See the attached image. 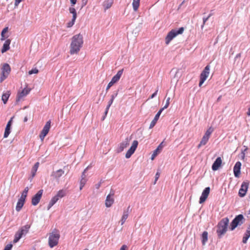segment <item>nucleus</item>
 Listing matches in <instances>:
<instances>
[{
	"label": "nucleus",
	"instance_id": "22",
	"mask_svg": "<svg viewBox=\"0 0 250 250\" xmlns=\"http://www.w3.org/2000/svg\"><path fill=\"white\" fill-rule=\"evenodd\" d=\"M162 112V110H159V111L157 112V113L156 114L153 120L151 121L150 123V125H149V128H152L156 125L157 121L158 120L159 117Z\"/></svg>",
	"mask_w": 250,
	"mask_h": 250
},
{
	"label": "nucleus",
	"instance_id": "5",
	"mask_svg": "<svg viewBox=\"0 0 250 250\" xmlns=\"http://www.w3.org/2000/svg\"><path fill=\"white\" fill-rule=\"evenodd\" d=\"M244 217L242 214L237 215L230 223L229 229L233 230L237 227L241 226L244 222Z\"/></svg>",
	"mask_w": 250,
	"mask_h": 250
},
{
	"label": "nucleus",
	"instance_id": "41",
	"mask_svg": "<svg viewBox=\"0 0 250 250\" xmlns=\"http://www.w3.org/2000/svg\"><path fill=\"white\" fill-rule=\"evenodd\" d=\"M76 19V18H72V20L67 23V26H66L67 27V28L71 27L74 24Z\"/></svg>",
	"mask_w": 250,
	"mask_h": 250
},
{
	"label": "nucleus",
	"instance_id": "25",
	"mask_svg": "<svg viewBox=\"0 0 250 250\" xmlns=\"http://www.w3.org/2000/svg\"><path fill=\"white\" fill-rule=\"evenodd\" d=\"M11 43V40L10 39L6 40L2 46V48L1 49V52L2 53H3L5 52H6L7 50H8L10 49V44Z\"/></svg>",
	"mask_w": 250,
	"mask_h": 250
},
{
	"label": "nucleus",
	"instance_id": "54",
	"mask_svg": "<svg viewBox=\"0 0 250 250\" xmlns=\"http://www.w3.org/2000/svg\"><path fill=\"white\" fill-rule=\"evenodd\" d=\"M117 96V94H116V95H115V96H114V95H112L111 96V99H110V100H112L114 101V98H115V96Z\"/></svg>",
	"mask_w": 250,
	"mask_h": 250
},
{
	"label": "nucleus",
	"instance_id": "11",
	"mask_svg": "<svg viewBox=\"0 0 250 250\" xmlns=\"http://www.w3.org/2000/svg\"><path fill=\"white\" fill-rule=\"evenodd\" d=\"M138 145V142L137 140H134L130 147L125 154V157L129 158L134 153Z\"/></svg>",
	"mask_w": 250,
	"mask_h": 250
},
{
	"label": "nucleus",
	"instance_id": "37",
	"mask_svg": "<svg viewBox=\"0 0 250 250\" xmlns=\"http://www.w3.org/2000/svg\"><path fill=\"white\" fill-rule=\"evenodd\" d=\"M8 27H5L2 31L1 33V41H4L7 37L5 36V34L8 32Z\"/></svg>",
	"mask_w": 250,
	"mask_h": 250
},
{
	"label": "nucleus",
	"instance_id": "4",
	"mask_svg": "<svg viewBox=\"0 0 250 250\" xmlns=\"http://www.w3.org/2000/svg\"><path fill=\"white\" fill-rule=\"evenodd\" d=\"M66 195L65 189H61L58 191L56 195L53 197L49 202L47 209H49L60 199L64 197Z\"/></svg>",
	"mask_w": 250,
	"mask_h": 250
},
{
	"label": "nucleus",
	"instance_id": "3",
	"mask_svg": "<svg viewBox=\"0 0 250 250\" xmlns=\"http://www.w3.org/2000/svg\"><path fill=\"white\" fill-rule=\"evenodd\" d=\"M184 31V28L182 27L178 30L173 29L169 32L165 38V42L168 44L171 41L179 34H182Z\"/></svg>",
	"mask_w": 250,
	"mask_h": 250
},
{
	"label": "nucleus",
	"instance_id": "61",
	"mask_svg": "<svg viewBox=\"0 0 250 250\" xmlns=\"http://www.w3.org/2000/svg\"><path fill=\"white\" fill-rule=\"evenodd\" d=\"M87 250V249H84V250Z\"/></svg>",
	"mask_w": 250,
	"mask_h": 250
},
{
	"label": "nucleus",
	"instance_id": "24",
	"mask_svg": "<svg viewBox=\"0 0 250 250\" xmlns=\"http://www.w3.org/2000/svg\"><path fill=\"white\" fill-rule=\"evenodd\" d=\"M88 167H86L83 171V174H82V179H81V180L80 181V190H82V188H83V187L84 186L86 181H87V180L86 179V176L85 175V172H86V171L87 170Z\"/></svg>",
	"mask_w": 250,
	"mask_h": 250
},
{
	"label": "nucleus",
	"instance_id": "30",
	"mask_svg": "<svg viewBox=\"0 0 250 250\" xmlns=\"http://www.w3.org/2000/svg\"><path fill=\"white\" fill-rule=\"evenodd\" d=\"M39 165H40L39 162H37L35 164V165L31 169V171L32 178H33L36 175V173L38 169Z\"/></svg>",
	"mask_w": 250,
	"mask_h": 250
},
{
	"label": "nucleus",
	"instance_id": "43",
	"mask_svg": "<svg viewBox=\"0 0 250 250\" xmlns=\"http://www.w3.org/2000/svg\"><path fill=\"white\" fill-rule=\"evenodd\" d=\"M39 73V70L37 68H33L28 72L29 75H32L33 74H38Z\"/></svg>",
	"mask_w": 250,
	"mask_h": 250
},
{
	"label": "nucleus",
	"instance_id": "17",
	"mask_svg": "<svg viewBox=\"0 0 250 250\" xmlns=\"http://www.w3.org/2000/svg\"><path fill=\"white\" fill-rule=\"evenodd\" d=\"M64 173V171L60 169L57 171H53L51 173V177L55 180L59 181L60 178L62 176Z\"/></svg>",
	"mask_w": 250,
	"mask_h": 250
},
{
	"label": "nucleus",
	"instance_id": "45",
	"mask_svg": "<svg viewBox=\"0 0 250 250\" xmlns=\"http://www.w3.org/2000/svg\"><path fill=\"white\" fill-rule=\"evenodd\" d=\"M160 173L159 172H157L155 174V181H154V184L156 183L157 181L159 179L160 177Z\"/></svg>",
	"mask_w": 250,
	"mask_h": 250
},
{
	"label": "nucleus",
	"instance_id": "23",
	"mask_svg": "<svg viewBox=\"0 0 250 250\" xmlns=\"http://www.w3.org/2000/svg\"><path fill=\"white\" fill-rule=\"evenodd\" d=\"M113 2V0H104L103 3V6L104 8V10L105 11L106 10L111 8Z\"/></svg>",
	"mask_w": 250,
	"mask_h": 250
},
{
	"label": "nucleus",
	"instance_id": "2",
	"mask_svg": "<svg viewBox=\"0 0 250 250\" xmlns=\"http://www.w3.org/2000/svg\"><path fill=\"white\" fill-rule=\"evenodd\" d=\"M60 235L58 230L55 229L53 232L49 234L48 245L52 248L58 244Z\"/></svg>",
	"mask_w": 250,
	"mask_h": 250
},
{
	"label": "nucleus",
	"instance_id": "16",
	"mask_svg": "<svg viewBox=\"0 0 250 250\" xmlns=\"http://www.w3.org/2000/svg\"><path fill=\"white\" fill-rule=\"evenodd\" d=\"M249 187V184L248 183L243 182L241 186V188L239 190L238 194L240 197H244L247 193Z\"/></svg>",
	"mask_w": 250,
	"mask_h": 250
},
{
	"label": "nucleus",
	"instance_id": "12",
	"mask_svg": "<svg viewBox=\"0 0 250 250\" xmlns=\"http://www.w3.org/2000/svg\"><path fill=\"white\" fill-rule=\"evenodd\" d=\"M43 193V190L41 189L32 197L31 203L33 206H36L40 201Z\"/></svg>",
	"mask_w": 250,
	"mask_h": 250
},
{
	"label": "nucleus",
	"instance_id": "44",
	"mask_svg": "<svg viewBox=\"0 0 250 250\" xmlns=\"http://www.w3.org/2000/svg\"><path fill=\"white\" fill-rule=\"evenodd\" d=\"M13 245L11 244L7 245L3 250H11Z\"/></svg>",
	"mask_w": 250,
	"mask_h": 250
},
{
	"label": "nucleus",
	"instance_id": "32",
	"mask_svg": "<svg viewBox=\"0 0 250 250\" xmlns=\"http://www.w3.org/2000/svg\"><path fill=\"white\" fill-rule=\"evenodd\" d=\"M10 93L9 91H7L5 93L2 94L1 100L3 101L4 104H6V103H7L10 96Z\"/></svg>",
	"mask_w": 250,
	"mask_h": 250
},
{
	"label": "nucleus",
	"instance_id": "42",
	"mask_svg": "<svg viewBox=\"0 0 250 250\" xmlns=\"http://www.w3.org/2000/svg\"><path fill=\"white\" fill-rule=\"evenodd\" d=\"M170 97H168L167 99L166 103L165 106L163 108H161L160 110H162V111H163L164 109H166L168 107L169 104H170Z\"/></svg>",
	"mask_w": 250,
	"mask_h": 250
},
{
	"label": "nucleus",
	"instance_id": "40",
	"mask_svg": "<svg viewBox=\"0 0 250 250\" xmlns=\"http://www.w3.org/2000/svg\"><path fill=\"white\" fill-rule=\"evenodd\" d=\"M113 101L112 100H110L109 102H108V104L106 108V109H105V112H104V114H105V116L103 118V120H104L105 118V117L106 116L107 114V112L108 111V109L110 107V106H111V105L112 104V103H113Z\"/></svg>",
	"mask_w": 250,
	"mask_h": 250
},
{
	"label": "nucleus",
	"instance_id": "21",
	"mask_svg": "<svg viewBox=\"0 0 250 250\" xmlns=\"http://www.w3.org/2000/svg\"><path fill=\"white\" fill-rule=\"evenodd\" d=\"M123 69L118 71L117 73L113 77L110 82L113 84L117 82L120 80L123 73Z\"/></svg>",
	"mask_w": 250,
	"mask_h": 250
},
{
	"label": "nucleus",
	"instance_id": "48",
	"mask_svg": "<svg viewBox=\"0 0 250 250\" xmlns=\"http://www.w3.org/2000/svg\"><path fill=\"white\" fill-rule=\"evenodd\" d=\"M113 84V83L110 82L106 87V90L107 91Z\"/></svg>",
	"mask_w": 250,
	"mask_h": 250
},
{
	"label": "nucleus",
	"instance_id": "28",
	"mask_svg": "<svg viewBox=\"0 0 250 250\" xmlns=\"http://www.w3.org/2000/svg\"><path fill=\"white\" fill-rule=\"evenodd\" d=\"M250 237V225L248 226L246 232H245L244 236H243L242 242L244 244H246L249 237Z\"/></svg>",
	"mask_w": 250,
	"mask_h": 250
},
{
	"label": "nucleus",
	"instance_id": "50",
	"mask_svg": "<svg viewBox=\"0 0 250 250\" xmlns=\"http://www.w3.org/2000/svg\"><path fill=\"white\" fill-rule=\"evenodd\" d=\"M127 250V246L125 245H124L121 247L120 250Z\"/></svg>",
	"mask_w": 250,
	"mask_h": 250
},
{
	"label": "nucleus",
	"instance_id": "60",
	"mask_svg": "<svg viewBox=\"0 0 250 250\" xmlns=\"http://www.w3.org/2000/svg\"><path fill=\"white\" fill-rule=\"evenodd\" d=\"M239 56H240V54H237V55H236V57H239Z\"/></svg>",
	"mask_w": 250,
	"mask_h": 250
},
{
	"label": "nucleus",
	"instance_id": "51",
	"mask_svg": "<svg viewBox=\"0 0 250 250\" xmlns=\"http://www.w3.org/2000/svg\"><path fill=\"white\" fill-rule=\"evenodd\" d=\"M13 118H14V117H11L10 120L7 123V125H9L11 126Z\"/></svg>",
	"mask_w": 250,
	"mask_h": 250
},
{
	"label": "nucleus",
	"instance_id": "1",
	"mask_svg": "<svg viewBox=\"0 0 250 250\" xmlns=\"http://www.w3.org/2000/svg\"><path fill=\"white\" fill-rule=\"evenodd\" d=\"M83 43V37L80 33L74 35L71 39L69 52L70 54H77Z\"/></svg>",
	"mask_w": 250,
	"mask_h": 250
},
{
	"label": "nucleus",
	"instance_id": "29",
	"mask_svg": "<svg viewBox=\"0 0 250 250\" xmlns=\"http://www.w3.org/2000/svg\"><path fill=\"white\" fill-rule=\"evenodd\" d=\"M30 228V225H26L21 228L19 231L21 233L22 235H25L29 231V229Z\"/></svg>",
	"mask_w": 250,
	"mask_h": 250
},
{
	"label": "nucleus",
	"instance_id": "38",
	"mask_svg": "<svg viewBox=\"0 0 250 250\" xmlns=\"http://www.w3.org/2000/svg\"><path fill=\"white\" fill-rule=\"evenodd\" d=\"M212 168L213 170H216L219 168V157L216 158L212 166Z\"/></svg>",
	"mask_w": 250,
	"mask_h": 250
},
{
	"label": "nucleus",
	"instance_id": "14",
	"mask_svg": "<svg viewBox=\"0 0 250 250\" xmlns=\"http://www.w3.org/2000/svg\"><path fill=\"white\" fill-rule=\"evenodd\" d=\"M210 192V188L207 187L203 191L201 196L200 197L199 199V203L202 204L204 203L207 199L208 198V195Z\"/></svg>",
	"mask_w": 250,
	"mask_h": 250
},
{
	"label": "nucleus",
	"instance_id": "18",
	"mask_svg": "<svg viewBox=\"0 0 250 250\" xmlns=\"http://www.w3.org/2000/svg\"><path fill=\"white\" fill-rule=\"evenodd\" d=\"M114 193H110L108 194L105 200V206L107 208H109L112 206L114 202V199L113 198Z\"/></svg>",
	"mask_w": 250,
	"mask_h": 250
},
{
	"label": "nucleus",
	"instance_id": "10",
	"mask_svg": "<svg viewBox=\"0 0 250 250\" xmlns=\"http://www.w3.org/2000/svg\"><path fill=\"white\" fill-rule=\"evenodd\" d=\"M51 122L50 120L47 121L42 130L41 133L40 134V138L42 141L44 140L45 137L48 134L51 127Z\"/></svg>",
	"mask_w": 250,
	"mask_h": 250
},
{
	"label": "nucleus",
	"instance_id": "59",
	"mask_svg": "<svg viewBox=\"0 0 250 250\" xmlns=\"http://www.w3.org/2000/svg\"><path fill=\"white\" fill-rule=\"evenodd\" d=\"M216 232L219 233V229L216 230Z\"/></svg>",
	"mask_w": 250,
	"mask_h": 250
},
{
	"label": "nucleus",
	"instance_id": "46",
	"mask_svg": "<svg viewBox=\"0 0 250 250\" xmlns=\"http://www.w3.org/2000/svg\"><path fill=\"white\" fill-rule=\"evenodd\" d=\"M158 91V89L157 88V89L156 90V91L150 96V97L148 98V99H152L155 96H156V95L157 94Z\"/></svg>",
	"mask_w": 250,
	"mask_h": 250
},
{
	"label": "nucleus",
	"instance_id": "9",
	"mask_svg": "<svg viewBox=\"0 0 250 250\" xmlns=\"http://www.w3.org/2000/svg\"><path fill=\"white\" fill-rule=\"evenodd\" d=\"M213 131V128L212 127L209 128L207 131L206 132L205 135L203 136L200 144L198 146V148H199L201 146L205 145L210 137V134L212 133V132Z\"/></svg>",
	"mask_w": 250,
	"mask_h": 250
},
{
	"label": "nucleus",
	"instance_id": "33",
	"mask_svg": "<svg viewBox=\"0 0 250 250\" xmlns=\"http://www.w3.org/2000/svg\"><path fill=\"white\" fill-rule=\"evenodd\" d=\"M140 0H133L132 7L134 11H137L140 6Z\"/></svg>",
	"mask_w": 250,
	"mask_h": 250
},
{
	"label": "nucleus",
	"instance_id": "36",
	"mask_svg": "<svg viewBox=\"0 0 250 250\" xmlns=\"http://www.w3.org/2000/svg\"><path fill=\"white\" fill-rule=\"evenodd\" d=\"M28 190H29L28 188L26 187L24 188V190L22 191L20 198L25 200V199L27 195V193H28Z\"/></svg>",
	"mask_w": 250,
	"mask_h": 250
},
{
	"label": "nucleus",
	"instance_id": "53",
	"mask_svg": "<svg viewBox=\"0 0 250 250\" xmlns=\"http://www.w3.org/2000/svg\"><path fill=\"white\" fill-rule=\"evenodd\" d=\"M27 121H28V118L27 116H25L24 118L23 122L25 123V122H26Z\"/></svg>",
	"mask_w": 250,
	"mask_h": 250
},
{
	"label": "nucleus",
	"instance_id": "26",
	"mask_svg": "<svg viewBox=\"0 0 250 250\" xmlns=\"http://www.w3.org/2000/svg\"><path fill=\"white\" fill-rule=\"evenodd\" d=\"M129 208V207H128L126 210H125L123 212V214L122 215V218L120 221L122 225H123L125 223V222L126 221V220L127 219V218L128 217Z\"/></svg>",
	"mask_w": 250,
	"mask_h": 250
},
{
	"label": "nucleus",
	"instance_id": "7",
	"mask_svg": "<svg viewBox=\"0 0 250 250\" xmlns=\"http://www.w3.org/2000/svg\"><path fill=\"white\" fill-rule=\"evenodd\" d=\"M209 74V66L207 65L200 74L199 87H201L203 83L207 80Z\"/></svg>",
	"mask_w": 250,
	"mask_h": 250
},
{
	"label": "nucleus",
	"instance_id": "47",
	"mask_svg": "<svg viewBox=\"0 0 250 250\" xmlns=\"http://www.w3.org/2000/svg\"><path fill=\"white\" fill-rule=\"evenodd\" d=\"M209 17V16H208L207 18H203V24L202 25V28H203L204 25L205 24L206 22L208 21Z\"/></svg>",
	"mask_w": 250,
	"mask_h": 250
},
{
	"label": "nucleus",
	"instance_id": "52",
	"mask_svg": "<svg viewBox=\"0 0 250 250\" xmlns=\"http://www.w3.org/2000/svg\"><path fill=\"white\" fill-rule=\"evenodd\" d=\"M70 2L72 4V6L74 5V4H75L77 2V0H70Z\"/></svg>",
	"mask_w": 250,
	"mask_h": 250
},
{
	"label": "nucleus",
	"instance_id": "8",
	"mask_svg": "<svg viewBox=\"0 0 250 250\" xmlns=\"http://www.w3.org/2000/svg\"><path fill=\"white\" fill-rule=\"evenodd\" d=\"M229 220L226 217L220 221V235L224 234L228 230Z\"/></svg>",
	"mask_w": 250,
	"mask_h": 250
},
{
	"label": "nucleus",
	"instance_id": "35",
	"mask_svg": "<svg viewBox=\"0 0 250 250\" xmlns=\"http://www.w3.org/2000/svg\"><path fill=\"white\" fill-rule=\"evenodd\" d=\"M10 128H11V125H7L5 129V131L4 133V138H7L9 136V134L10 133Z\"/></svg>",
	"mask_w": 250,
	"mask_h": 250
},
{
	"label": "nucleus",
	"instance_id": "58",
	"mask_svg": "<svg viewBox=\"0 0 250 250\" xmlns=\"http://www.w3.org/2000/svg\"><path fill=\"white\" fill-rule=\"evenodd\" d=\"M100 186V184H99L98 185H97V188H98Z\"/></svg>",
	"mask_w": 250,
	"mask_h": 250
},
{
	"label": "nucleus",
	"instance_id": "20",
	"mask_svg": "<svg viewBox=\"0 0 250 250\" xmlns=\"http://www.w3.org/2000/svg\"><path fill=\"white\" fill-rule=\"evenodd\" d=\"M164 141L162 142L157 147V148L153 151V154L151 155V159L152 160H154L155 157L161 152L162 150L164 145H163Z\"/></svg>",
	"mask_w": 250,
	"mask_h": 250
},
{
	"label": "nucleus",
	"instance_id": "57",
	"mask_svg": "<svg viewBox=\"0 0 250 250\" xmlns=\"http://www.w3.org/2000/svg\"><path fill=\"white\" fill-rule=\"evenodd\" d=\"M244 157H245V154H244V153H243V156H242V158H243V159H244Z\"/></svg>",
	"mask_w": 250,
	"mask_h": 250
},
{
	"label": "nucleus",
	"instance_id": "19",
	"mask_svg": "<svg viewBox=\"0 0 250 250\" xmlns=\"http://www.w3.org/2000/svg\"><path fill=\"white\" fill-rule=\"evenodd\" d=\"M241 163L240 162H237L233 167V172L236 177L239 176L240 174Z\"/></svg>",
	"mask_w": 250,
	"mask_h": 250
},
{
	"label": "nucleus",
	"instance_id": "56",
	"mask_svg": "<svg viewBox=\"0 0 250 250\" xmlns=\"http://www.w3.org/2000/svg\"><path fill=\"white\" fill-rule=\"evenodd\" d=\"M221 163H222V160L221 159V158L220 157V167H221Z\"/></svg>",
	"mask_w": 250,
	"mask_h": 250
},
{
	"label": "nucleus",
	"instance_id": "39",
	"mask_svg": "<svg viewBox=\"0 0 250 250\" xmlns=\"http://www.w3.org/2000/svg\"><path fill=\"white\" fill-rule=\"evenodd\" d=\"M69 11L70 13L72 14V18H77V12L75 8L73 7H70L69 8Z\"/></svg>",
	"mask_w": 250,
	"mask_h": 250
},
{
	"label": "nucleus",
	"instance_id": "13",
	"mask_svg": "<svg viewBox=\"0 0 250 250\" xmlns=\"http://www.w3.org/2000/svg\"><path fill=\"white\" fill-rule=\"evenodd\" d=\"M130 140V139L126 138L125 139V140L124 141H123L122 143H121L119 144V146L116 150L117 152L120 153V152H122L124 150L125 148L127 147L129 145Z\"/></svg>",
	"mask_w": 250,
	"mask_h": 250
},
{
	"label": "nucleus",
	"instance_id": "34",
	"mask_svg": "<svg viewBox=\"0 0 250 250\" xmlns=\"http://www.w3.org/2000/svg\"><path fill=\"white\" fill-rule=\"evenodd\" d=\"M23 235L21 233L19 230L15 233V237L13 240V243H17L19 240L21 238Z\"/></svg>",
	"mask_w": 250,
	"mask_h": 250
},
{
	"label": "nucleus",
	"instance_id": "27",
	"mask_svg": "<svg viewBox=\"0 0 250 250\" xmlns=\"http://www.w3.org/2000/svg\"><path fill=\"white\" fill-rule=\"evenodd\" d=\"M25 200L22 199L21 198H20L18 200V201L17 203V205L16 207V209L17 211H20L22 208L23 207Z\"/></svg>",
	"mask_w": 250,
	"mask_h": 250
},
{
	"label": "nucleus",
	"instance_id": "6",
	"mask_svg": "<svg viewBox=\"0 0 250 250\" xmlns=\"http://www.w3.org/2000/svg\"><path fill=\"white\" fill-rule=\"evenodd\" d=\"M11 72V68L8 63H4L1 68V74L0 82H2L8 76Z\"/></svg>",
	"mask_w": 250,
	"mask_h": 250
},
{
	"label": "nucleus",
	"instance_id": "31",
	"mask_svg": "<svg viewBox=\"0 0 250 250\" xmlns=\"http://www.w3.org/2000/svg\"><path fill=\"white\" fill-rule=\"evenodd\" d=\"M202 243L203 245H205L206 243L208 240V233L207 231H205L203 232L201 236Z\"/></svg>",
	"mask_w": 250,
	"mask_h": 250
},
{
	"label": "nucleus",
	"instance_id": "15",
	"mask_svg": "<svg viewBox=\"0 0 250 250\" xmlns=\"http://www.w3.org/2000/svg\"><path fill=\"white\" fill-rule=\"evenodd\" d=\"M31 91V88L27 86L22 89L21 91L19 92L17 96V101H20L24 97L27 95Z\"/></svg>",
	"mask_w": 250,
	"mask_h": 250
},
{
	"label": "nucleus",
	"instance_id": "55",
	"mask_svg": "<svg viewBox=\"0 0 250 250\" xmlns=\"http://www.w3.org/2000/svg\"><path fill=\"white\" fill-rule=\"evenodd\" d=\"M247 115L250 116V108H249L248 111L247 112Z\"/></svg>",
	"mask_w": 250,
	"mask_h": 250
},
{
	"label": "nucleus",
	"instance_id": "49",
	"mask_svg": "<svg viewBox=\"0 0 250 250\" xmlns=\"http://www.w3.org/2000/svg\"><path fill=\"white\" fill-rule=\"evenodd\" d=\"M22 0H15V5L17 6Z\"/></svg>",
	"mask_w": 250,
	"mask_h": 250
}]
</instances>
